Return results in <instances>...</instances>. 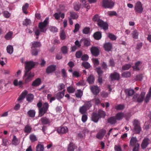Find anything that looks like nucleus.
<instances>
[{
    "label": "nucleus",
    "mask_w": 151,
    "mask_h": 151,
    "mask_svg": "<svg viewBox=\"0 0 151 151\" xmlns=\"http://www.w3.org/2000/svg\"><path fill=\"white\" fill-rule=\"evenodd\" d=\"M88 108L85 107L83 105L80 107L79 109V112L82 114H85L88 110Z\"/></svg>",
    "instance_id": "b1692460"
},
{
    "label": "nucleus",
    "mask_w": 151,
    "mask_h": 151,
    "mask_svg": "<svg viewBox=\"0 0 151 151\" xmlns=\"http://www.w3.org/2000/svg\"><path fill=\"white\" fill-rule=\"evenodd\" d=\"M81 44H83L84 47H88L91 45V41L90 40L85 38H82L80 40Z\"/></svg>",
    "instance_id": "9d476101"
},
{
    "label": "nucleus",
    "mask_w": 151,
    "mask_h": 151,
    "mask_svg": "<svg viewBox=\"0 0 151 151\" xmlns=\"http://www.w3.org/2000/svg\"><path fill=\"white\" fill-rule=\"evenodd\" d=\"M91 54L95 57L98 56L100 54L99 49L97 47L92 46L90 48Z\"/></svg>",
    "instance_id": "1a4fd4ad"
},
{
    "label": "nucleus",
    "mask_w": 151,
    "mask_h": 151,
    "mask_svg": "<svg viewBox=\"0 0 151 151\" xmlns=\"http://www.w3.org/2000/svg\"><path fill=\"white\" fill-rule=\"evenodd\" d=\"M25 64V72L23 77L25 83H27L31 81L34 76L35 74L29 71L32 68H34L35 64L32 61L26 62Z\"/></svg>",
    "instance_id": "f257e3e1"
},
{
    "label": "nucleus",
    "mask_w": 151,
    "mask_h": 151,
    "mask_svg": "<svg viewBox=\"0 0 151 151\" xmlns=\"http://www.w3.org/2000/svg\"><path fill=\"white\" fill-rule=\"evenodd\" d=\"M35 111L34 110H30L27 112V114L29 116L32 118L34 117L35 116Z\"/></svg>",
    "instance_id": "473e14b6"
},
{
    "label": "nucleus",
    "mask_w": 151,
    "mask_h": 151,
    "mask_svg": "<svg viewBox=\"0 0 151 151\" xmlns=\"http://www.w3.org/2000/svg\"><path fill=\"white\" fill-rule=\"evenodd\" d=\"M13 32L12 31H9L8 32L5 36L4 38L7 40H10L12 38V35L13 34Z\"/></svg>",
    "instance_id": "bb28decb"
},
{
    "label": "nucleus",
    "mask_w": 151,
    "mask_h": 151,
    "mask_svg": "<svg viewBox=\"0 0 151 151\" xmlns=\"http://www.w3.org/2000/svg\"><path fill=\"white\" fill-rule=\"evenodd\" d=\"M94 79L93 76L92 75H90L88 78L87 81L89 84H92L94 82Z\"/></svg>",
    "instance_id": "ea45409f"
},
{
    "label": "nucleus",
    "mask_w": 151,
    "mask_h": 151,
    "mask_svg": "<svg viewBox=\"0 0 151 151\" xmlns=\"http://www.w3.org/2000/svg\"><path fill=\"white\" fill-rule=\"evenodd\" d=\"M70 16L72 19H76L78 18V16L76 12H70Z\"/></svg>",
    "instance_id": "a18cd8bd"
},
{
    "label": "nucleus",
    "mask_w": 151,
    "mask_h": 151,
    "mask_svg": "<svg viewBox=\"0 0 151 151\" xmlns=\"http://www.w3.org/2000/svg\"><path fill=\"white\" fill-rule=\"evenodd\" d=\"M145 95V93L142 92L139 95L136 94L134 95L133 97V99L134 101H137V102L138 103L142 102L144 100V99Z\"/></svg>",
    "instance_id": "39448f33"
},
{
    "label": "nucleus",
    "mask_w": 151,
    "mask_h": 151,
    "mask_svg": "<svg viewBox=\"0 0 151 151\" xmlns=\"http://www.w3.org/2000/svg\"><path fill=\"white\" fill-rule=\"evenodd\" d=\"M110 77L112 81L119 80L120 78V75L117 72H114L110 74Z\"/></svg>",
    "instance_id": "9b49d317"
},
{
    "label": "nucleus",
    "mask_w": 151,
    "mask_h": 151,
    "mask_svg": "<svg viewBox=\"0 0 151 151\" xmlns=\"http://www.w3.org/2000/svg\"><path fill=\"white\" fill-rule=\"evenodd\" d=\"M108 122L111 124H114L116 122V119L115 116L111 117L108 119Z\"/></svg>",
    "instance_id": "cd10ccee"
},
{
    "label": "nucleus",
    "mask_w": 151,
    "mask_h": 151,
    "mask_svg": "<svg viewBox=\"0 0 151 151\" xmlns=\"http://www.w3.org/2000/svg\"><path fill=\"white\" fill-rule=\"evenodd\" d=\"M31 22L30 20L28 19H26L25 20L23 21V24L24 25L27 26L30 24Z\"/></svg>",
    "instance_id": "603ef678"
},
{
    "label": "nucleus",
    "mask_w": 151,
    "mask_h": 151,
    "mask_svg": "<svg viewBox=\"0 0 151 151\" xmlns=\"http://www.w3.org/2000/svg\"><path fill=\"white\" fill-rule=\"evenodd\" d=\"M81 75L78 72L76 71H75L73 73L72 76L73 77L78 78L81 76Z\"/></svg>",
    "instance_id": "e2e57ef3"
},
{
    "label": "nucleus",
    "mask_w": 151,
    "mask_h": 151,
    "mask_svg": "<svg viewBox=\"0 0 151 151\" xmlns=\"http://www.w3.org/2000/svg\"><path fill=\"white\" fill-rule=\"evenodd\" d=\"M124 116V114L122 112H119L117 113L115 117L116 120H121Z\"/></svg>",
    "instance_id": "c85d7f7f"
},
{
    "label": "nucleus",
    "mask_w": 151,
    "mask_h": 151,
    "mask_svg": "<svg viewBox=\"0 0 151 151\" xmlns=\"http://www.w3.org/2000/svg\"><path fill=\"white\" fill-rule=\"evenodd\" d=\"M83 94V92L80 89L78 90L75 93L76 97L77 98H81Z\"/></svg>",
    "instance_id": "72a5a7b5"
},
{
    "label": "nucleus",
    "mask_w": 151,
    "mask_h": 151,
    "mask_svg": "<svg viewBox=\"0 0 151 151\" xmlns=\"http://www.w3.org/2000/svg\"><path fill=\"white\" fill-rule=\"evenodd\" d=\"M139 32L136 30H134L132 32V37L134 39H137L138 37Z\"/></svg>",
    "instance_id": "4c0bfd02"
},
{
    "label": "nucleus",
    "mask_w": 151,
    "mask_h": 151,
    "mask_svg": "<svg viewBox=\"0 0 151 151\" xmlns=\"http://www.w3.org/2000/svg\"><path fill=\"white\" fill-rule=\"evenodd\" d=\"M58 132L60 134L66 133L68 132V129L67 127H60L57 129Z\"/></svg>",
    "instance_id": "4468645a"
},
{
    "label": "nucleus",
    "mask_w": 151,
    "mask_h": 151,
    "mask_svg": "<svg viewBox=\"0 0 151 151\" xmlns=\"http://www.w3.org/2000/svg\"><path fill=\"white\" fill-rule=\"evenodd\" d=\"M37 151H43L44 150V146L42 145L38 144L36 147Z\"/></svg>",
    "instance_id": "de8ad7c7"
},
{
    "label": "nucleus",
    "mask_w": 151,
    "mask_h": 151,
    "mask_svg": "<svg viewBox=\"0 0 151 151\" xmlns=\"http://www.w3.org/2000/svg\"><path fill=\"white\" fill-rule=\"evenodd\" d=\"M114 5V3L111 0H103L102 6L105 8L111 9Z\"/></svg>",
    "instance_id": "423d86ee"
},
{
    "label": "nucleus",
    "mask_w": 151,
    "mask_h": 151,
    "mask_svg": "<svg viewBox=\"0 0 151 151\" xmlns=\"http://www.w3.org/2000/svg\"><path fill=\"white\" fill-rule=\"evenodd\" d=\"M101 20L100 19V16L97 14L94 15L92 18V20L94 22H97V23L99 22Z\"/></svg>",
    "instance_id": "2f4dec72"
},
{
    "label": "nucleus",
    "mask_w": 151,
    "mask_h": 151,
    "mask_svg": "<svg viewBox=\"0 0 151 151\" xmlns=\"http://www.w3.org/2000/svg\"><path fill=\"white\" fill-rule=\"evenodd\" d=\"M137 140L136 137H132L131 139L130 142V145L134 146L137 144Z\"/></svg>",
    "instance_id": "c756f323"
},
{
    "label": "nucleus",
    "mask_w": 151,
    "mask_h": 151,
    "mask_svg": "<svg viewBox=\"0 0 151 151\" xmlns=\"http://www.w3.org/2000/svg\"><path fill=\"white\" fill-rule=\"evenodd\" d=\"M32 129V128L29 125H26L25 126L24 128V132L25 133H30L31 132Z\"/></svg>",
    "instance_id": "f704fd0d"
},
{
    "label": "nucleus",
    "mask_w": 151,
    "mask_h": 151,
    "mask_svg": "<svg viewBox=\"0 0 151 151\" xmlns=\"http://www.w3.org/2000/svg\"><path fill=\"white\" fill-rule=\"evenodd\" d=\"M60 38L61 40H64L65 39L66 35L64 30H62L60 31Z\"/></svg>",
    "instance_id": "8fccbe9b"
},
{
    "label": "nucleus",
    "mask_w": 151,
    "mask_h": 151,
    "mask_svg": "<svg viewBox=\"0 0 151 151\" xmlns=\"http://www.w3.org/2000/svg\"><path fill=\"white\" fill-rule=\"evenodd\" d=\"M82 65L86 69L88 68L91 67L90 64L87 62H83Z\"/></svg>",
    "instance_id": "4d7b16f0"
},
{
    "label": "nucleus",
    "mask_w": 151,
    "mask_h": 151,
    "mask_svg": "<svg viewBox=\"0 0 151 151\" xmlns=\"http://www.w3.org/2000/svg\"><path fill=\"white\" fill-rule=\"evenodd\" d=\"M143 77V75L142 74H139L135 76L134 79L136 81H141L142 80Z\"/></svg>",
    "instance_id": "58836bf2"
},
{
    "label": "nucleus",
    "mask_w": 151,
    "mask_h": 151,
    "mask_svg": "<svg viewBox=\"0 0 151 151\" xmlns=\"http://www.w3.org/2000/svg\"><path fill=\"white\" fill-rule=\"evenodd\" d=\"M48 17H46L43 22H40L38 24V28L41 32H45L46 31V27L48 23Z\"/></svg>",
    "instance_id": "7ed1b4c3"
},
{
    "label": "nucleus",
    "mask_w": 151,
    "mask_h": 151,
    "mask_svg": "<svg viewBox=\"0 0 151 151\" xmlns=\"http://www.w3.org/2000/svg\"><path fill=\"white\" fill-rule=\"evenodd\" d=\"M104 48L106 51H110L112 48V44L109 42H106L104 44Z\"/></svg>",
    "instance_id": "dca6fc26"
},
{
    "label": "nucleus",
    "mask_w": 151,
    "mask_h": 151,
    "mask_svg": "<svg viewBox=\"0 0 151 151\" xmlns=\"http://www.w3.org/2000/svg\"><path fill=\"white\" fill-rule=\"evenodd\" d=\"M41 46L40 42L37 41H34L32 43L31 49L36 48V47H39Z\"/></svg>",
    "instance_id": "4be33fe9"
},
{
    "label": "nucleus",
    "mask_w": 151,
    "mask_h": 151,
    "mask_svg": "<svg viewBox=\"0 0 151 151\" xmlns=\"http://www.w3.org/2000/svg\"><path fill=\"white\" fill-rule=\"evenodd\" d=\"M27 100L28 102H31L34 99V95L32 94H28L26 96Z\"/></svg>",
    "instance_id": "a19ab883"
},
{
    "label": "nucleus",
    "mask_w": 151,
    "mask_h": 151,
    "mask_svg": "<svg viewBox=\"0 0 151 151\" xmlns=\"http://www.w3.org/2000/svg\"><path fill=\"white\" fill-rule=\"evenodd\" d=\"M27 91L25 90L23 91L20 96L18 98L17 101H19L23 99L24 98L25 96L27 95Z\"/></svg>",
    "instance_id": "a878e982"
},
{
    "label": "nucleus",
    "mask_w": 151,
    "mask_h": 151,
    "mask_svg": "<svg viewBox=\"0 0 151 151\" xmlns=\"http://www.w3.org/2000/svg\"><path fill=\"white\" fill-rule=\"evenodd\" d=\"M40 120L43 125L49 124L51 122L50 119L45 117H42Z\"/></svg>",
    "instance_id": "f3484780"
},
{
    "label": "nucleus",
    "mask_w": 151,
    "mask_h": 151,
    "mask_svg": "<svg viewBox=\"0 0 151 151\" xmlns=\"http://www.w3.org/2000/svg\"><path fill=\"white\" fill-rule=\"evenodd\" d=\"M29 138L32 142H34L37 140L36 137L34 134H31L30 135Z\"/></svg>",
    "instance_id": "bf43d9fd"
},
{
    "label": "nucleus",
    "mask_w": 151,
    "mask_h": 151,
    "mask_svg": "<svg viewBox=\"0 0 151 151\" xmlns=\"http://www.w3.org/2000/svg\"><path fill=\"white\" fill-rule=\"evenodd\" d=\"M6 50L8 53L10 54H12L13 51V46L11 45H8L7 47Z\"/></svg>",
    "instance_id": "c03bdc74"
},
{
    "label": "nucleus",
    "mask_w": 151,
    "mask_h": 151,
    "mask_svg": "<svg viewBox=\"0 0 151 151\" xmlns=\"http://www.w3.org/2000/svg\"><path fill=\"white\" fill-rule=\"evenodd\" d=\"M13 84L15 86H19L20 87H21L23 84V83L22 81H19L18 82L17 80L15 79L14 81Z\"/></svg>",
    "instance_id": "7c9ffc66"
},
{
    "label": "nucleus",
    "mask_w": 151,
    "mask_h": 151,
    "mask_svg": "<svg viewBox=\"0 0 151 151\" xmlns=\"http://www.w3.org/2000/svg\"><path fill=\"white\" fill-rule=\"evenodd\" d=\"M125 92L127 95L128 96H132L134 93V90L127 89L125 90Z\"/></svg>",
    "instance_id": "5701e85b"
},
{
    "label": "nucleus",
    "mask_w": 151,
    "mask_h": 151,
    "mask_svg": "<svg viewBox=\"0 0 151 151\" xmlns=\"http://www.w3.org/2000/svg\"><path fill=\"white\" fill-rule=\"evenodd\" d=\"M75 149L74 144L72 142H70L68 147V151H74Z\"/></svg>",
    "instance_id": "c9c22d12"
},
{
    "label": "nucleus",
    "mask_w": 151,
    "mask_h": 151,
    "mask_svg": "<svg viewBox=\"0 0 151 151\" xmlns=\"http://www.w3.org/2000/svg\"><path fill=\"white\" fill-rule=\"evenodd\" d=\"M97 114L100 118L101 117H104L105 116V114L104 111L101 110H99L98 111Z\"/></svg>",
    "instance_id": "49530a36"
},
{
    "label": "nucleus",
    "mask_w": 151,
    "mask_h": 151,
    "mask_svg": "<svg viewBox=\"0 0 151 151\" xmlns=\"http://www.w3.org/2000/svg\"><path fill=\"white\" fill-rule=\"evenodd\" d=\"M29 6V4L26 3L22 7V10L23 12L25 14H27L28 13V12H27V10Z\"/></svg>",
    "instance_id": "e433bc0d"
},
{
    "label": "nucleus",
    "mask_w": 151,
    "mask_h": 151,
    "mask_svg": "<svg viewBox=\"0 0 151 151\" xmlns=\"http://www.w3.org/2000/svg\"><path fill=\"white\" fill-rule=\"evenodd\" d=\"M90 28L89 27H86L83 30V32L85 34H88L90 32Z\"/></svg>",
    "instance_id": "6e6d98bb"
},
{
    "label": "nucleus",
    "mask_w": 151,
    "mask_h": 151,
    "mask_svg": "<svg viewBox=\"0 0 151 151\" xmlns=\"http://www.w3.org/2000/svg\"><path fill=\"white\" fill-rule=\"evenodd\" d=\"M150 140L149 138L146 137L145 138L143 139L141 145V148L142 149H145L146 148L149 143Z\"/></svg>",
    "instance_id": "ddd939ff"
},
{
    "label": "nucleus",
    "mask_w": 151,
    "mask_h": 151,
    "mask_svg": "<svg viewBox=\"0 0 151 151\" xmlns=\"http://www.w3.org/2000/svg\"><path fill=\"white\" fill-rule=\"evenodd\" d=\"M93 37L96 40H99L102 37L101 32L100 31L95 32L93 35Z\"/></svg>",
    "instance_id": "6ab92c4d"
},
{
    "label": "nucleus",
    "mask_w": 151,
    "mask_h": 151,
    "mask_svg": "<svg viewBox=\"0 0 151 151\" xmlns=\"http://www.w3.org/2000/svg\"><path fill=\"white\" fill-rule=\"evenodd\" d=\"M56 69V66L55 65H51L47 68L46 72L48 74L52 73L54 72Z\"/></svg>",
    "instance_id": "2eb2a0df"
},
{
    "label": "nucleus",
    "mask_w": 151,
    "mask_h": 151,
    "mask_svg": "<svg viewBox=\"0 0 151 151\" xmlns=\"http://www.w3.org/2000/svg\"><path fill=\"white\" fill-rule=\"evenodd\" d=\"M12 145L15 146L18 145L19 143L18 139L15 135L13 136V138L12 140Z\"/></svg>",
    "instance_id": "393cba45"
},
{
    "label": "nucleus",
    "mask_w": 151,
    "mask_h": 151,
    "mask_svg": "<svg viewBox=\"0 0 151 151\" xmlns=\"http://www.w3.org/2000/svg\"><path fill=\"white\" fill-rule=\"evenodd\" d=\"M106 132V131L105 129H102L100 130L96 135V138L100 139H102Z\"/></svg>",
    "instance_id": "f8f14e48"
},
{
    "label": "nucleus",
    "mask_w": 151,
    "mask_h": 151,
    "mask_svg": "<svg viewBox=\"0 0 151 151\" xmlns=\"http://www.w3.org/2000/svg\"><path fill=\"white\" fill-rule=\"evenodd\" d=\"M116 151H122L121 147L120 145H115L114 147Z\"/></svg>",
    "instance_id": "774afa93"
},
{
    "label": "nucleus",
    "mask_w": 151,
    "mask_h": 151,
    "mask_svg": "<svg viewBox=\"0 0 151 151\" xmlns=\"http://www.w3.org/2000/svg\"><path fill=\"white\" fill-rule=\"evenodd\" d=\"M131 73L129 71H125L122 74V77L124 78L129 77L131 76Z\"/></svg>",
    "instance_id": "37998d69"
},
{
    "label": "nucleus",
    "mask_w": 151,
    "mask_h": 151,
    "mask_svg": "<svg viewBox=\"0 0 151 151\" xmlns=\"http://www.w3.org/2000/svg\"><path fill=\"white\" fill-rule=\"evenodd\" d=\"M41 82V79L39 78H38L32 83V85L33 86H37L40 85Z\"/></svg>",
    "instance_id": "412c9836"
},
{
    "label": "nucleus",
    "mask_w": 151,
    "mask_h": 151,
    "mask_svg": "<svg viewBox=\"0 0 151 151\" xmlns=\"http://www.w3.org/2000/svg\"><path fill=\"white\" fill-rule=\"evenodd\" d=\"M134 10L135 12L139 13H141L143 10L142 4L140 1L137 2L134 6Z\"/></svg>",
    "instance_id": "0eeeda50"
},
{
    "label": "nucleus",
    "mask_w": 151,
    "mask_h": 151,
    "mask_svg": "<svg viewBox=\"0 0 151 151\" xmlns=\"http://www.w3.org/2000/svg\"><path fill=\"white\" fill-rule=\"evenodd\" d=\"M98 26L102 28L104 30H106L108 29V24L106 22H104L102 19L97 23Z\"/></svg>",
    "instance_id": "6e6552de"
},
{
    "label": "nucleus",
    "mask_w": 151,
    "mask_h": 151,
    "mask_svg": "<svg viewBox=\"0 0 151 151\" xmlns=\"http://www.w3.org/2000/svg\"><path fill=\"white\" fill-rule=\"evenodd\" d=\"M124 107V104H120L116 106L115 109L117 110H121L123 109Z\"/></svg>",
    "instance_id": "13d9d810"
},
{
    "label": "nucleus",
    "mask_w": 151,
    "mask_h": 151,
    "mask_svg": "<svg viewBox=\"0 0 151 151\" xmlns=\"http://www.w3.org/2000/svg\"><path fill=\"white\" fill-rule=\"evenodd\" d=\"M83 105L88 108V109L92 106V104L91 101H86L85 102V103Z\"/></svg>",
    "instance_id": "09e8293b"
},
{
    "label": "nucleus",
    "mask_w": 151,
    "mask_h": 151,
    "mask_svg": "<svg viewBox=\"0 0 151 151\" xmlns=\"http://www.w3.org/2000/svg\"><path fill=\"white\" fill-rule=\"evenodd\" d=\"M49 105L47 102L44 103L42 108H39V116L41 117L46 113L48 110Z\"/></svg>",
    "instance_id": "20e7f679"
},
{
    "label": "nucleus",
    "mask_w": 151,
    "mask_h": 151,
    "mask_svg": "<svg viewBox=\"0 0 151 151\" xmlns=\"http://www.w3.org/2000/svg\"><path fill=\"white\" fill-rule=\"evenodd\" d=\"M131 67L130 64H126L122 66V69L123 70H127L129 69Z\"/></svg>",
    "instance_id": "5fc2aeb1"
},
{
    "label": "nucleus",
    "mask_w": 151,
    "mask_h": 151,
    "mask_svg": "<svg viewBox=\"0 0 151 151\" xmlns=\"http://www.w3.org/2000/svg\"><path fill=\"white\" fill-rule=\"evenodd\" d=\"M140 63L141 62L139 61L136 62L135 63V65L132 66L133 69L135 70H139V66Z\"/></svg>",
    "instance_id": "79ce46f5"
},
{
    "label": "nucleus",
    "mask_w": 151,
    "mask_h": 151,
    "mask_svg": "<svg viewBox=\"0 0 151 151\" xmlns=\"http://www.w3.org/2000/svg\"><path fill=\"white\" fill-rule=\"evenodd\" d=\"M82 55V52L81 51H78L76 52L75 54L76 57L77 58H80Z\"/></svg>",
    "instance_id": "338daca9"
},
{
    "label": "nucleus",
    "mask_w": 151,
    "mask_h": 151,
    "mask_svg": "<svg viewBox=\"0 0 151 151\" xmlns=\"http://www.w3.org/2000/svg\"><path fill=\"white\" fill-rule=\"evenodd\" d=\"M75 89L72 86H69L67 88L68 92L70 93H73Z\"/></svg>",
    "instance_id": "864d4df0"
},
{
    "label": "nucleus",
    "mask_w": 151,
    "mask_h": 151,
    "mask_svg": "<svg viewBox=\"0 0 151 151\" xmlns=\"http://www.w3.org/2000/svg\"><path fill=\"white\" fill-rule=\"evenodd\" d=\"M133 125L134 132L136 134H139L142 130V129L139 121L136 119H134L133 122Z\"/></svg>",
    "instance_id": "f03ea898"
},
{
    "label": "nucleus",
    "mask_w": 151,
    "mask_h": 151,
    "mask_svg": "<svg viewBox=\"0 0 151 151\" xmlns=\"http://www.w3.org/2000/svg\"><path fill=\"white\" fill-rule=\"evenodd\" d=\"M96 71L98 73L99 76H102L103 71L100 67L97 68L96 69Z\"/></svg>",
    "instance_id": "052dcab7"
},
{
    "label": "nucleus",
    "mask_w": 151,
    "mask_h": 151,
    "mask_svg": "<svg viewBox=\"0 0 151 151\" xmlns=\"http://www.w3.org/2000/svg\"><path fill=\"white\" fill-rule=\"evenodd\" d=\"M108 37L112 40H115L116 39L115 35L110 33L108 34Z\"/></svg>",
    "instance_id": "3c124183"
},
{
    "label": "nucleus",
    "mask_w": 151,
    "mask_h": 151,
    "mask_svg": "<svg viewBox=\"0 0 151 151\" xmlns=\"http://www.w3.org/2000/svg\"><path fill=\"white\" fill-rule=\"evenodd\" d=\"M100 118L97 113L95 112L93 113L91 119L93 121L96 123L97 122Z\"/></svg>",
    "instance_id": "a211bd4d"
},
{
    "label": "nucleus",
    "mask_w": 151,
    "mask_h": 151,
    "mask_svg": "<svg viewBox=\"0 0 151 151\" xmlns=\"http://www.w3.org/2000/svg\"><path fill=\"white\" fill-rule=\"evenodd\" d=\"M65 90H64L62 92H59L58 93V96L60 99H61L64 96Z\"/></svg>",
    "instance_id": "680f3d73"
},
{
    "label": "nucleus",
    "mask_w": 151,
    "mask_h": 151,
    "mask_svg": "<svg viewBox=\"0 0 151 151\" xmlns=\"http://www.w3.org/2000/svg\"><path fill=\"white\" fill-rule=\"evenodd\" d=\"M61 50L63 54H66L67 53L68 49L67 47L65 46L62 47H61Z\"/></svg>",
    "instance_id": "69168bd1"
},
{
    "label": "nucleus",
    "mask_w": 151,
    "mask_h": 151,
    "mask_svg": "<svg viewBox=\"0 0 151 151\" xmlns=\"http://www.w3.org/2000/svg\"><path fill=\"white\" fill-rule=\"evenodd\" d=\"M91 90L94 95H97L99 92V88L97 86H94L91 88Z\"/></svg>",
    "instance_id": "aec40b11"
},
{
    "label": "nucleus",
    "mask_w": 151,
    "mask_h": 151,
    "mask_svg": "<svg viewBox=\"0 0 151 151\" xmlns=\"http://www.w3.org/2000/svg\"><path fill=\"white\" fill-rule=\"evenodd\" d=\"M32 54L33 55L36 56L37 55L38 50L37 49H32Z\"/></svg>",
    "instance_id": "0e129e2a"
}]
</instances>
